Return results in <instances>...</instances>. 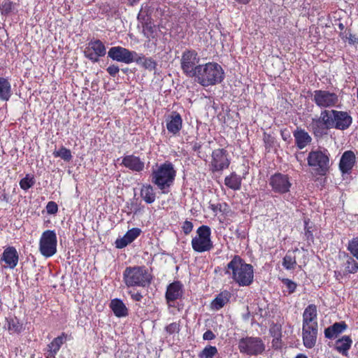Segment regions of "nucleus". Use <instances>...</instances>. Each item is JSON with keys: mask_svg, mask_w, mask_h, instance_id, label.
<instances>
[{"mask_svg": "<svg viewBox=\"0 0 358 358\" xmlns=\"http://www.w3.org/2000/svg\"><path fill=\"white\" fill-rule=\"evenodd\" d=\"M209 208L215 214H217L218 211L226 214L228 213L229 207L226 202L218 203L217 204L210 203Z\"/></svg>", "mask_w": 358, "mask_h": 358, "instance_id": "nucleus-45", "label": "nucleus"}, {"mask_svg": "<svg viewBox=\"0 0 358 358\" xmlns=\"http://www.w3.org/2000/svg\"><path fill=\"white\" fill-rule=\"evenodd\" d=\"M284 284L286 285L287 288L289 290V294H292L295 292L297 285L294 281L289 280V279H284L283 280Z\"/></svg>", "mask_w": 358, "mask_h": 358, "instance_id": "nucleus-53", "label": "nucleus"}, {"mask_svg": "<svg viewBox=\"0 0 358 358\" xmlns=\"http://www.w3.org/2000/svg\"><path fill=\"white\" fill-rule=\"evenodd\" d=\"M124 285L128 287H148L153 276L145 266H129L125 268L122 273Z\"/></svg>", "mask_w": 358, "mask_h": 358, "instance_id": "nucleus-4", "label": "nucleus"}, {"mask_svg": "<svg viewBox=\"0 0 358 358\" xmlns=\"http://www.w3.org/2000/svg\"><path fill=\"white\" fill-rule=\"evenodd\" d=\"M19 261V255L16 248L13 246L6 248L0 257V262H4V268L13 269L16 267Z\"/></svg>", "mask_w": 358, "mask_h": 358, "instance_id": "nucleus-20", "label": "nucleus"}, {"mask_svg": "<svg viewBox=\"0 0 358 358\" xmlns=\"http://www.w3.org/2000/svg\"><path fill=\"white\" fill-rule=\"evenodd\" d=\"M134 62L150 71L155 70L157 65L156 61L152 57H145L142 54L135 56Z\"/></svg>", "mask_w": 358, "mask_h": 358, "instance_id": "nucleus-35", "label": "nucleus"}, {"mask_svg": "<svg viewBox=\"0 0 358 358\" xmlns=\"http://www.w3.org/2000/svg\"><path fill=\"white\" fill-rule=\"evenodd\" d=\"M356 157L352 150L345 151L339 162V170L342 174H350L355 164Z\"/></svg>", "mask_w": 358, "mask_h": 358, "instance_id": "nucleus-21", "label": "nucleus"}, {"mask_svg": "<svg viewBox=\"0 0 358 358\" xmlns=\"http://www.w3.org/2000/svg\"><path fill=\"white\" fill-rule=\"evenodd\" d=\"M0 200L8 203L10 201L8 194L6 192V190L3 189L0 192Z\"/></svg>", "mask_w": 358, "mask_h": 358, "instance_id": "nucleus-61", "label": "nucleus"}, {"mask_svg": "<svg viewBox=\"0 0 358 358\" xmlns=\"http://www.w3.org/2000/svg\"><path fill=\"white\" fill-rule=\"evenodd\" d=\"M193 227H194L193 223L188 220H185L182 223V225L181 227L182 230L185 235L189 234L192 232Z\"/></svg>", "mask_w": 358, "mask_h": 358, "instance_id": "nucleus-52", "label": "nucleus"}, {"mask_svg": "<svg viewBox=\"0 0 358 358\" xmlns=\"http://www.w3.org/2000/svg\"><path fill=\"white\" fill-rule=\"evenodd\" d=\"M138 20H143L142 22V27H143V34L144 36H145L147 38H150V36H152L153 34H156L157 28L156 26L154 24L152 20L151 17H148L146 20L145 17H141L140 16V14H138L137 17Z\"/></svg>", "mask_w": 358, "mask_h": 358, "instance_id": "nucleus-34", "label": "nucleus"}, {"mask_svg": "<svg viewBox=\"0 0 358 358\" xmlns=\"http://www.w3.org/2000/svg\"><path fill=\"white\" fill-rule=\"evenodd\" d=\"M269 334L273 338L282 337V327L280 324H272L269 328Z\"/></svg>", "mask_w": 358, "mask_h": 358, "instance_id": "nucleus-47", "label": "nucleus"}, {"mask_svg": "<svg viewBox=\"0 0 358 358\" xmlns=\"http://www.w3.org/2000/svg\"><path fill=\"white\" fill-rule=\"evenodd\" d=\"M183 294V285L180 281L176 280L170 283L167 286L165 293V299L169 306L173 307L174 305L171 303L175 302L178 299H182Z\"/></svg>", "mask_w": 358, "mask_h": 358, "instance_id": "nucleus-17", "label": "nucleus"}, {"mask_svg": "<svg viewBox=\"0 0 358 358\" xmlns=\"http://www.w3.org/2000/svg\"><path fill=\"white\" fill-rule=\"evenodd\" d=\"M332 110H324L320 113V116L318 117L323 124L328 129L333 128V119H332Z\"/></svg>", "mask_w": 358, "mask_h": 358, "instance_id": "nucleus-40", "label": "nucleus"}, {"mask_svg": "<svg viewBox=\"0 0 358 358\" xmlns=\"http://www.w3.org/2000/svg\"><path fill=\"white\" fill-rule=\"evenodd\" d=\"M263 141L266 149H270L274 145L275 138L271 134L264 132L263 134Z\"/></svg>", "mask_w": 358, "mask_h": 358, "instance_id": "nucleus-48", "label": "nucleus"}, {"mask_svg": "<svg viewBox=\"0 0 358 358\" xmlns=\"http://www.w3.org/2000/svg\"><path fill=\"white\" fill-rule=\"evenodd\" d=\"M268 185L274 193L285 194L290 191L292 187L291 178L288 174L276 172L268 179Z\"/></svg>", "mask_w": 358, "mask_h": 358, "instance_id": "nucleus-12", "label": "nucleus"}, {"mask_svg": "<svg viewBox=\"0 0 358 358\" xmlns=\"http://www.w3.org/2000/svg\"><path fill=\"white\" fill-rule=\"evenodd\" d=\"M165 331L169 335L179 333V331H180V322H174L169 324L165 327Z\"/></svg>", "mask_w": 358, "mask_h": 358, "instance_id": "nucleus-46", "label": "nucleus"}, {"mask_svg": "<svg viewBox=\"0 0 358 358\" xmlns=\"http://www.w3.org/2000/svg\"><path fill=\"white\" fill-rule=\"evenodd\" d=\"M143 208V206H142L141 204L132 203L131 204V210L133 211L134 214L136 215L138 214Z\"/></svg>", "mask_w": 358, "mask_h": 358, "instance_id": "nucleus-60", "label": "nucleus"}, {"mask_svg": "<svg viewBox=\"0 0 358 358\" xmlns=\"http://www.w3.org/2000/svg\"><path fill=\"white\" fill-rule=\"evenodd\" d=\"M141 233V230L139 228H132L128 230L122 238H117L115 243V247L118 249H122L127 245L132 243L136 238H137Z\"/></svg>", "mask_w": 358, "mask_h": 358, "instance_id": "nucleus-24", "label": "nucleus"}, {"mask_svg": "<svg viewBox=\"0 0 358 358\" xmlns=\"http://www.w3.org/2000/svg\"><path fill=\"white\" fill-rule=\"evenodd\" d=\"M271 345L274 350H280L282 347V337L273 338Z\"/></svg>", "mask_w": 358, "mask_h": 358, "instance_id": "nucleus-55", "label": "nucleus"}, {"mask_svg": "<svg viewBox=\"0 0 358 358\" xmlns=\"http://www.w3.org/2000/svg\"><path fill=\"white\" fill-rule=\"evenodd\" d=\"M312 100L320 108H333L338 103V96L328 90H316Z\"/></svg>", "mask_w": 358, "mask_h": 358, "instance_id": "nucleus-14", "label": "nucleus"}, {"mask_svg": "<svg viewBox=\"0 0 358 358\" xmlns=\"http://www.w3.org/2000/svg\"><path fill=\"white\" fill-rule=\"evenodd\" d=\"M295 358H308L306 355L304 354H302V353H299L298 354Z\"/></svg>", "mask_w": 358, "mask_h": 358, "instance_id": "nucleus-64", "label": "nucleus"}, {"mask_svg": "<svg viewBox=\"0 0 358 358\" xmlns=\"http://www.w3.org/2000/svg\"><path fill=\"white\" fill-rule=\"evenodd\" d=\"M199 60L198 53L195 50H185L180 59V68L182 73L187 77L194 78L197 72V64Z\"/></svg>", "mask_w": 358, "mask_h": 358, "instance_id": "nucleus-11", "label": "nucleus"}, {"mask_svg": "<svg viewBox=\"0 0 358 358\" xmlns=\"http://www.w3.org/2000/svg\"><path fill=\"white\" fill-rule=\"evenodd\" d=\"M149 41H152V45L155 48L157 47L158 43V34L156 32V34H153L152 36H150V38H148Z\"/></svg>", "mask_w": 358, "mask_h": 358, "instance_id": "nucleus-62", "label": "nucleus"}, {"mask_svg": "<svg viewBox=\"0 0 358 358\" xmlns=\"http://www.w3.org/2000/svg\"><path fill=\"white\" fill-rule=\"evenodd\" d=\"M106 71L110 76L115 77L120 71V68L117 65L111 64L107 67Z\"/></svg>", "mask_w": 358, "mask_h": 358, "instance_id": "nucleus-54", "label": "nucleus"}, {"mask_svg": "<svg viewBox=\"0 0 358 358\" xmlns=\"http://www.w3.org/2000/svg\"><path fill=\"white\" fill-rule=\"evenodd\" d=\"M231 164V158L225 148H217L212 151L209 170L213 173H221L227 169Z\"/></svg>", "mask_w": 358, "mask_h": 358, "instance_id": "nucleus-9", "label": "nucleus"}, {"mask_svg": "<svg viewBox=\"0 0 358 358\" xmlns=\"http://www.w3.org/2000/svg\"><path fill=\"white\" fill-rule=\"evenodd\" d=\"M293 136L294 137L295 145L300 150L306 148L312 141L311 136L303 129L297 128L293 132Z\"/></svg>", "mask_w": 358, "mask_h": 358, "instance_id": "nucleus-25", "label": "nucleus"}, {"mask_svg": "<svg viewBox=\"0 0 358 358\" xmlns=\"http://www.w3.org/2000/svg\"><path fill=\"white\" fill-rule=\"evenodd\" d=\"M333 128L345 130L352 122V117L345 111L332 110Z\"/></svg>", "mask_w": 358, "mask_h": 358, "instance_id": "nucleus-18", "label": "nucleus"}, {"mask_svg": "<svg viewBox=\"0 0 358 358\" xmlns=\"http://www.w3.org/2000/svg\"><path fill=\"white\" fill-rule=\"evenodd\" d=\"M231 293L224 290L219 293L210 303L211 309L219 310L229 302Z\"/></svg>", "mask_w": 358, "mask_h": 358, "instance_id": "nucleus-26", "label": "nucleus"}, {"mask_svg": "<svg viewBox=\"0 0 358 358\" xmlns=\"http://www.w3.org/2000/svg\"><path fill=\"white\" fill-rule=\"evenodd\" d=\"M84 56L93 63L99 62V59L106 54L104 43L99 39L93 38L86 45L84 50Z\"/></svg>", "mask_w": 358, "mask_h": 358, "instance_id": "nucleus-13", "label": "nucleus"}, {"mask_svg": "<svg viewBox=\"0 0 358 358\" xmlns=\"http://www.w3.org/2000/svg\"><path fill=\"white\" fill-rule=\"evenodd\" d=\"M215 338V335L211 330H207L203 334V339L205 341H212Z\"/></svg>", "mask_w": 358, "mask_h": 358, "instance_id": "nucleus-58", "label": "nucleus"}, {"mask_svg": "<svg viewBox=\"0 0 358 358\" xmlns=\"http://www.w3.org/2000/svg\"><path fill=\"white\" fill-rule=\"evenodd\" d=\"M7 329L10 334H20L24 330V324L17 317L6 318Z\"/></svg>", "mask_w": 358, "mask_h": 358, "instance_id": "nucleus-30", "label": "nucleus"}, {"mask_svg": "<svg viewBox=\"0 0 358 358\" xmlns=\"http://www.w3.org/2000/svg\"><path fill=\"white\" fill-rule=\"evenodd\" d=\"M194 78L203 87L215 85L224 78L222 67L214 62L198 64Z\"/></svg>", "mask_w": 358, "mask_h": 358, "instance_id": "nucleus-3", "label": "nucleus"}, {"mask_svg": "<svg viewBox=\"0 0 358 358\" xmlns=\"http://www.w3.org/2000/svg\"><path fill=\"white\" fill-rule=\"evenodd\" d=\"M298 251V248H295L294 250H288L285 256L282 259V266L286 270H293L296 266V259L295 252Z\"/></svg>", "mask_w": 358, "mask_h": 358, "instance_id": "nucleus-36", "label": "nucleus"}, {"mask_svg": "<svg viewBox=\"0 0 358 358\" xmlns=\"http://www.w3.org/2000/svg\"><path fill=\"white\" fill-rule=\"evenodd\" d=\"M242 178L236 172L231 173L224 178V185L234 191L239 190L241 187Z\"/></svg>", "mask_w": 358, "mask_h": 358, "instance_id": "nucleus-33", "label": "nucleus"}, {"mask_svg": "<svg viewBox=\"0 0 358 358\" xmlns=\"http://www.w3.org/2000/svg\"><path fill=\"white\" fill-rule=\"evenodd\" d=\"M238 348L241 353L258 356L265 351V344L260 337L246 336L239 340Z\"/></svg>", "mask_w": 358, "mask_h": 358, "instance_id": "nucleus-7", "label": "nucleus"}, {"mask_svg": "<svg viewBox=\"0 0 358 358\" xmlns=\"http://www.w3.org/2000/svg\"><path fill=\"white\" fill-rule=\"evenodd\" d=\"M46 210L48 214L55 215L58 212V206L55 201H49L46 205Z\"/></svg>", "mask_w": 358, "mask_h": 358, "instance_id": "nucleus-50", "label": "nucleus"}, {"mask_svg": "<svg viewBox=\"0 0 358 358\" xmlns=\"http://www.w3.org/2000/svg\"><path fill=\"white\" fill-rule=\"evenodd\" d=\"M317 332L318 324H302V340L306 348L311 349L315 345Z\"/></svg>", "mask_w": 358, "mask_h": 358, "instance_id": "nucleus-16", "label": "nucleus"}, {"mask_svg": "<svg viewBox=\"0 0 358 358\" xmlns=\"http://www.w3.org/2000/svg\"><path fill=\"white\" fill-rule=\"evenodd\" d=\"M135 56L138 54L135 51L129 50L122 46H114L109 49L108 57L114 61L124 64H131L134 62Z\"/></svg>", "mask_w": 358, "mask_h": 358, "instance_id": "nucleus-15", "label": "nucleus"}, {"mask_svg": "<svg viewBox=\"0 0 358 358\" xmlns=\"http://www.w3.org/2000/svg\"><path fill=\"white\" fill-rule=\"evenodd\" d=\"M317 310L315 304H309L303 313V324H317Z\"/></svg>", "mask_w": 358, "mask_h": 358, "instance_id": "nucleus-29", "label": "nucleus"}, {"mask_svg": "<svg viewBox=\"0 0 358 358\" xmlns=\"http://www.w3.org/2000/svg\"><path fill=\"white\" fill-rule=\"evenodd\" d=\"M11 94L10 83L6 78L0 77V99L7 101L10 99Z\"/></svg>", "mask_w": 358, "mask_h": 358, "instance_id": "nucleus-37", "label": "nucleus"}, {"mask_svg": "<svg viewBox=\"0 0 358 358\" xmlns=\"http://www.w3.org/2000/svg\"><path fill=\"white\" fill-rule=\"evenodd\" d=\"M309 220L304 221V230H305V236L306 237L307 241H313L314 237L313 234V231H311V227H308Z\"/></svg>", "mask_w": 358, "mask_h": 358, "instance_id": "nucleus-51", "label": "nucleus"}, {"mask_svg": "<svg viewBox=\"0 0 358 358\" xmlns=\"http://www.w3.org/2000/svg\"><path fill=\"white\" fill-rule=\"evenodd\" d=\"M139 1L140 0H127L129 5L131 6L137 4L139 2Z\"/></svg>", "mask_w": 358, "mask_h": 358, "instance_id": "nucleus-63", "label": "nucleus"}, {"mask_svg": "<svg viewBox=\"0 0 358 358\" xmlns=\"http://www.w3.org/2000/svg\"><path fill=\"white\" fill-rule=\"evenodd\" d=\"M35 182L36 180L34 176L27 174L25 177L20 180L19 185L22 189L27 191L35 185Z\"/></svg>", "mask_w": 358, "mask_h": 358, "instance_id": "nucleus-42", "label": "nucleus"}, {"mask_svg": "<svg viewBox=\"0 0 358 358\" xmlns=\"http://www.w3.org/2000/svg\"><path fill=\"white\" fill-rule=\"evenodd\" d=\"M67 334L62 332L61 335L55 338L48 345L45 352V358H55L61 346L65 343Z\"/></svg>", "mask_w": 358, "mask_h": 358, "instance_id": "nucleus-23", "label": "nucleus"}, {"mask_svg": "<svg viewBox=\"0 0 358 358\" xmlns=\"http://www.w3.org/2000/svg\"><path fill=\"white\" fill-rule=\"evenodd\" d=\"M307 161L308 166L313 168L317 176H324L329 170V155L327 150L310 151Z\"/></svg>", "mask_w": 358, "mask_h": 358, "instance_id": "nucleus-5", "label": "nucleus"}, {"mask_svg": "<svg viewBox=\"0 0 358 358\" xmlns=\"http://www.w3.org/2000/svg\"><path fill=\"white\" fill-rule=\"evenodd\" d=\"M17 4L12 0H3L0 2V13L2 16L8 17L16 10Z\"/></svg>", "mask_w": 358, "mask_h": 358, "instance_id": "nucleus-38", "label": "nucleus"}, {"mask_svg": "<svg viewBox=\"0 0 358 358\" xmlns=\"http://www.w3.org/2000/svg\"><path fill=\"white\" fill-rule=\"evenodd\" d=\"M280 135L283 141L289 142L291 140V135L289 131L287 129H282L280 131Z\"/></svg>", "mask_w": 358, "mask_h": 358, "instance_id": "nucleus-59", "label": "nucleus"}, {"mask_svg": "<svg viewBox=\"0 0 358 358\" xmlns=\"http://www.w3.org/2000/svg\"><path fill=\"white\" fill-rule=\"evenodd\" d=\"M224 273L239 287H248L254 282L253 266L237 255L224 267Z\"/></svg>", "mask_w": 358, "mask_h": 358, "instance_id": "nucleus-1", "label": "nucleus"}, {"mask_svg": "<svg viewBox=\"0 0 358 358\" xmlns=\"http://www.w3.org/2000/svg\"><path fill=\"white\" fill-rule=\"evenodd\" d=\"M176 170L174 165L169 161L162 164H156L152 167L150 178L152 184L160 190L162 194H167L174 184Z\"/></svg>", "mask_w": 358, "mask_h": 358, "instance_id": "nucleus-2", "label": "nucleus"}, {"mask_svg": "<svg viewBox=\"0 0 358 358\" xmlns=\"http://www.w3.org/2000/svg\"><path fill=\"white\" fill-rule=\"evenodd\" d=\"M347 328L348 325L344 321L335 322L324 329V336L327 338L332 339L343 333Z\"/></svg>", "mask_w": 358, "mask_h": 358, "instance_id": "nucleus-27", "label": "nucleus"}, {"mask_svg": "<svg viewBox=\"0 0 358 358\" xmlns=\"http://www.w3.org/2000/svg\"><path fill=\"white\" fill-rule=\"evenodd\" d=\"M310 127L315 136H320L325 134L328 129L322 124L318 117L312 119Z\"/></svg>", "mask_w": 358, "mask_h": 358, "instance_id": "nucleus-39", "label": "nucleus"}, {"mask_svg": "<svg viewBox=\"0 0 358 358\" xmlns=\"http://www.w3.org/2000/svg\"><path fill=\"white\" fill-rule=\"evenodd\" d=\"M196 235L192 239L193 250L202 253L210 251L213 248L211 241V229L207 225H201L196 229Z\"/></svg>", "mask_w": 358, "mask_h": 358, "instance_id": "nucleus-6", "label": "nucleus"}, {"mask_svg": "<svg viewBox=\"0 0 358 358\" xmlns=\"http://www.w3.org/2000/svg\"><path fill=\"white\" fill-rule=\"evenodd\" d=\"M347 250L350 255L358 261V236L354 237L348 241Z\"/></svg>", "mask_w": 358, "mask_h": 358, "instance_id": "nucleus-41", "label": "nucleus"}, {"mask_svg": "<svg viewBox=\"0 0 358 358\" xmlns=\"http://www.w3.org/2000/svg\"><path fill=\"white\" fill-rule=\"evenodd\" d=\"M57 238L54 230H45L42 233L39 240V251L41 254L49 258L57 252Z\"/></svg>", "mask_w": 358, "mask_h": 358, "instance_id": "nucleus-10", "label": "nucleus"}, {"mask_svg": "<svg viewBox=\"0 0 358 358\" xmlns=\"http://www.w3.org/2000/svg\"><path fill=\"white\" fill-rule=\"evenodd\" d=\"M110 308L113 310L114 315L117 317H125L128 315L127 308L120 299H114L111 300Z\"/></svg>", "mask_w": 358, "mask_h": 358, "instance_id": "nucleus-32", "label": "nucleus"}, {"mask_svg": "<svg viewBox=\"0 0 358 358\" xmlns=\"http://www.w3.org/2000/svg\"><path fill=\"white\" fill-rule=\"evenodd\" d=\"M166 126L169 133L177 136L182 128V118L179 113L173 111L166 119Z\"/></svg>", "mask_w": 358, "mask_h": 358, "instance_id": "nucleus-19", "label": "nucleus"}, {"mask_svg": "<svg viewBox=\"0 0 358 358\" xmlns=\"http://www.w3.org/2000/svg\"><path fill=\"white\" fill-rule=\"evenodd\" d=\"M52 154L55 157H61L66 162H69L72 159L71 150L64 146H62L59 150H55Z\"/></svg>", "mask_w": 358, "mask_h": 358, "instance_id": "nucleus-43", "label": "nucleus"}, {"mask_svg": "<svg viewBox=\"0 0 358 358\" xmlns=\"http://www.w3.org/2000/svg\"><path fill=\"white\" fill-rule=\"evenodd\" d=\"M140 196L148 204L154 203L156 200L157 194L151 184H143L140 190Z\"/></svg>", "mask_w": 358, "mask_h": 358, "instance_id": "nucleus-28", "label": "nucleus"}, {"mask_svg": "<svg viewBox=\"0 0 358 358\" xmlns=\"http://www.w3.org/2000/svg\"><path fill=\"white\" fill-rule=\"evenodd\" d=\"M339 259L341 262L337 266L336 270L334 271V277L337 280L340 281L344 277L358 272V262L354 257H352L348 252H343L339 255Z\"/></svg>", "mask_w": 358, "mask_h": 358, "instance_id": "nucleus-8", "label": "nucleus"}, {"mask_svg": "<svg viewBox=\"0 0 358 358\" xmlns=\"http://www.w3.org/2000/svg\"><path fill=\"white\" fill-rule=\"evenodd\" d=\"M121 164L127 169L138 173L143 171L145 168L144 162L139 157L134 155L123 157Z\"/></svg>", "mask_w": 358, "mask_h": 358, "instance_id": "nucleus-22", "label": "nucleus"}, {"mask_svg": "<svg viewBox=\"0 0 358 358\" xmlns=\"http://www.w3.org/2000/svg\"><path fill=\"white\" fill-rule=\"evenodd\" d=\"M217 353L215 346L207 345L200 352L199 357V358H213Z\"/></svg>", "mask_w": 358, "mask_h": 358, "instance_id": "nucleus-44", "label": "nucleus"}, {"mask_svg": "<svg viewBox=\"0 0 358 358\" xmlns=\"http://www.w3.org/2000/svg\"><path fill=\"white\" fill-rule=\"evenodd\" d=\"M352 344V340L350 336H343L338 339L335 343V349L343 356H347Z\"/></svg>", "mask_w": 358, "mask_h": 358, "instance_id": "nucleus-31", "label": "nucleus"}, {"mask_svg": "<svg viewBox=\"0 0 358 358\" xmlns=\"http://www.w3.org/2000/svg\"><path fill=\"white\" fill-rule=\"evenodd\" d=\"M191 145H192V149L194 152H197V155L199 157H201V155H199L200 154V150L202 147V145L201 143V142H198V141H192L191 143Z\"/></svg>", "mask_w": 358, "mask_h": 358, "instance_id": "nucleus-57", "label": "nucleus"}, {"mask_svg": "<svg viewBox=\"0 0 358 358\" xmlns=\"http://www.w3.org/2000/svg\"><path fill=\"white\" fill-rule=\"evenodd\" d=\"M132 301L136 302H141L143 298L141 292L135 289H130L127 292Z\"/></svg>", "mask_w": 358, "mask_h": 358, "instance_id": "nucleus-49", "label": "nucleus"}, {"mask_svg": "<svg viewBox=\"0 0 358 358\" xmlns=\"http://www.w3.org/2000/svg\"><path fill=\"white\" fill-rule=\"evenodd\" d=\"M340 36L343 39H348L350 44H355L357 41V38L355 37V35L349 33V36H348V34H346L345 31L344 33H341Z\"/></svg>", "mask_w": 358, "mask_h": 358, "instance_id": "nucleus-56", "label": "nucleus"}]
</instances>
